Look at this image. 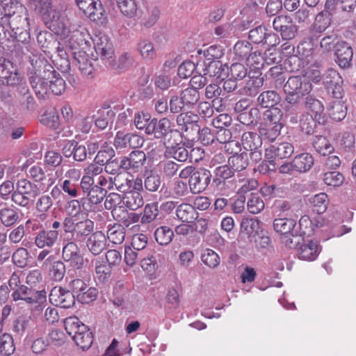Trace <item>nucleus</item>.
<instances>
[{
    "label": "nucleus",
    "instance_id": "9b49d317",
    "mask_svg": "<svg viewBox=\"0 0 356 356\" xmlns=\"http://www.w3.org/2000/svg\"><path fill=\"white\" fill-rule=\"evenodd\" d=\"M51 304L63 308H70L75 302L74 295L61 286L54 287L49 296Z\"/></svg>",
    "mask_w": 356,
    "mask_h": 356
},
{
    "label": "nucleus",
    "instance_id": "72a5a7b5",
    "mask_svg": "<svg viewBox=\"0 0 356 356\" xmlns=\"http://www.w3.org/2000/svg\"><path fill=\"white\" fill-rule=\"evenodd\" d=\"M241 143L246 151L255 150L261 148L262 140L257 133L245 132L242 135Z\"/></svg>",
    "mask_w": 356,
    "mask_h": 356
},
{
    "label": "nucleus",
    "instance_id": "4be33fe9",
    "mask_svg": "<svg viewBox=\"0 0 356 356\" xmlns=\"http://www.w3.org/2000/svg\"><path fill=\"white\" fill-rule=\"evenodd\" d=\"M94 48L97 54L104 60L111 58L113 56V44L107 35L96 36L94 40Z\"/></svg>",
    "mask_w": 356,
    "mask_h": 356
},
{
    "label": "nucleus",
    "instance_id": "ea45409f",
    "mask_svg": "<svg viewBox=\"0 0 356 356\" xmlns=\"http://www.w3.org/2000/svg\"><path fill=\"white\" fill-rule=\"evenodd\" d=\"M305 107L308 113L310 112V114L314 115L316 120H321L324 106L320 100L311 95H308L305 98Z\"/></svg>",
    "mask_w": 356,
    "mask_h": 356
},
{
    "label": "nucleus",
    "instance_id": "603ef678",
    "mask_svg": "<svg viewBox=\"0 0 356 356\" xmlns=\"http://www.w3.org/2000/svg\"><path fill=\"white\" fill-rule=\"evenodd\" d=\"M114 116V112L108 108H103L98 111L97 117L94 120L95 124L99 129H104L111 122Z\"/></svg>",
    "mask_w": 356,
    "mask_h": 356
},
{
    "label": "nucleus",
    "instance_id": "1a4fd4ad",
    "mask_svg": "<svg viewBox=\"0 0 356 356\" xmlns=\"http://www.w3.org/2000/svg\"><path fill=\"white\" fill-rule=\"evenodd\" d=\"M312 90V84L305 76H293L289 78L284 86V92L296 93L303 97Z\"/></svg>",
    "mask_w": 356,
    "mask_h": 356
},
{
    "label": "nucleus",
    "instance_id": "cd10ccee",
    "mask_svg": "<svg viewBox=\"0 0 356 356\" xmlns=\"http://www.w3.org/2000/svg\"><path fill=\"white\" fill-rule=\"evenodd\" d=\"M87 51H72L76 65L78 67L79 70L85 75H90L92 72L93 67L88 60V54L86 53Z\"/></svg>",
    "mask_w": 356,
    "mask_h": 356
},
{
    "label": "nucleus",
    "instance_id": "b1692460",
    "mask_svg": "<svg viewBox=\"0 0 356 356\" xmlns=\"http://www.w3.org/2000/svg\"><path fill=\"white\" fill-rule=\"evenodd\" d=\"M332 16L327 11H321L315 17L311 26L312 34L321 35L328 29L332 23Z\"/></svg>",
    "mask_w": 356,
    "mask_h": 356
},
{
    "label": "nucleus",
    "instance_id": "79ce46f5",
    "mask_svg": "<svg viewBox=\"0 0 356 356\" xmlns=\"http://www.w3.org/2000/svg\"><path fill=\"white\" fill-rule=\"evenodd\" d=\"M312 209L316 213H324L328 204L327 195L325 193H320L309 198Z\"/></svg>",
    "mask_w": 356,
    "mask_h": 356
},
{
    "label": "nucleus",
    "instance_id": "39448f33",
    "mask_svg": "<svg viewBox=\"0 0 356 356\" xmlns=\"http://www.w3.org/2000/svg\"><path fill=\"white\" fill-rule=\"evenodd\" d=\"M90 277L84 276L83 279H74L70 282V286L74 296L83 304L95 300L97 296V290L89 286Z\"/></svg>",
    "mask_w": 356,
    "mask_h": 356
},
{
    "label": "nucleus",
    "instance_id": "bf43d9fd",
    "mask_svg": "<svg viewBox=\"0 0 356 356\" xmlns=\"http://www.w3.org/2000/svg\"><path fill=\"white\" fill-rule=\"evenodd\" d=\"M53 205L51 197L49 195H43L39 197L36 202V209L39 212H42L38 216L40 220L46 219L47 215L45 212L48 211Z\"/></svg>",
    "mask_w": 356,
    "mask_h": 356
},
{
    "label": "nucleus",
    "instance_id": "f257e3e1",
    "mask_svg": "<svg viewBox=\"0 0 356 356\" xmlns=\"http://www.w3.org/2000/svg\"><path fill=\"white\" fill-rule=\"evenodd\" d=\"M27 76L29 83L39 99H44L49 91L56 95L65 90V82L48 61L33 55L30 58Z\"/></svg>",
    "mask_w": 356,
    "mask_h": 356
},
{
    "label": "nucleus",
    "instance_id": "69168bd1",
    "mask_svg": "<svg viewBox=\"0 0 356 356\" xmlns=\"http://www.w3.org/2000/svg\"><path fill=\"white\" fill-rule=\"evenodd\" d=\"M131 181L129 180L124 174L120 173L113 177V189L115 188L121 193L129 191Z\"/></svg>",
    "mask_w": 356,
    "mask_h": 356
},
{
    "label": "nucleus",
    "instance_id": "0eeeda50",
    "mask_svg": "<svg viewBox=\"0 0 356 356\" xmlns=\"http://www.w3.org/2000/svg\"><path fill=\"white\" fill-rule=\"evenodd\" d=\"M29 3L33 8L40 13L49 29L51 21H58L65 15L61 9L52 6L51 0H29Z\"/></svg>",
    "mask_w": 356,
    "mask_h": 356
},
{
    "label": "nucleus",
    "instance_id": "412c9836",
    "mask_svg": "<svg viewBox=\"0 0 356 356\" xmlns=\"http://www.w3.org/2000/svg\"><path fill=\"white\" fill-rule=\"evenodd\" d=\"M59 232L58 230H40L35 237V244L39 248H52L56 243Z\"/></svg>",
    "mask_w": 356,
    "mask_h": 356
},
{
    "label": "nucleus",
    "instance_id": "680f3d73",
    "mask_svg": "<svg viewBox=\"0 0 356 356\" xmlns=\"http://www.w3.org/2000/svg\"><path fill=\"white\" fill-rule=\"evenodd\" d=\"M111 274V268L99 261L95 262V279L99 283H105L108 281Z\"/></svg>",
    "mask_w": 356,
    "mask_h": 356
},
{
    "label": "nucleus",
    "instance_id": "774afa93",
    "mask_svg": "<svg viewBox=\"0 0 356 356\" xmlns=\"http://www.w3.org/2000/svg\"><path fill=\"white\" fill-rule=\"evenodd\" d=\"M13 263L20 268H24L28 264L29 252L24 248H19L12 255Z\"/></svg>",
    "mask_w": 356,
    "mask_h": 356
},
{
    "label": "nucleus",
    "instance_id": "423d86ee",
    "mask_svg": "<svg viewBox=\"0 0 356 356\" xmlns=\"http://www.w3.org/2000/svg\"><path fill=\"white\" fill-rule=\"evenodd\" d=\"M81 170L76 168L68 169L63 178L59 179V185L63 194L69 198L81 196V190L78 188L77 181L81 178Z\"/></svg>",
    "mask_w": 356,
    "mask_h": 356
},
{
    "label": "nucleus",
    "instance_id": "2f4dec72",
    "mask_svg": "<svg viewBox=\"0 0 356 356\" xmlns=\"http://www.w3.org/2000/svg\"><path fill=\"white\" fill-rule=\"evenodd\" d=\"M228 163L234 172L245 170L249 165V156L247 152L236 153L228 159Z\"/></svg>",
    "mask_w": 356,
    "mask_h": 356
},
{
    "label": "nucleus",
    "instance_id": "bb28decb",
    "mask_svg": "<svg viewBox=\"0 0 356 356\" xmlns=\"http://www.w3.org/2000/svg\"><path fill=\"white\" fill-rule=\"evenodd\" d=\"M225 66L218 60H213L205 63V67L204 69V75L209 78H216L217 79H224L226 75Z\"/></svg>",
    "mask_w": 356,
    "mask_h": 356
},
{
    "label": "nucleus",
    "instance_id": "5701e85b",
    "mask_svg": "<svg viewBox=\"0 0 356 356\" xmlns=\"http://www.w3.org/2000/svg\"><path fill=\"white\" fill-rule=\"evenodd\" d=\"M198 119V116L191 112L183 113L177 118V126L181 131H196L199 130Z\"/></svg>",
    "mask_w": 356,
    "mask_h": 356
},
{
    "label": "nucleus",
    "instance_id": "7ed1b4c3",
    "mask_svg": "<svg viewBox=\"0 0 356 356\" xmlns=\"http://www.w3.org/2000/svg\"><path fill=\"white\" fill-rule=\"evenodd\" d=\"M12 297L15 301L24 300L31 305H35V309L38 311L42 310L47 301V293L44 290L33 291L25 285L13 291Z\"/></svg>",
    "mask_w": 356,
    "mask_h": 356
},
{
    "label": "nucleus",
    "instance_id": "c9c22d12",
    "mask_svg": "<svg viewBox=\"0 0 356 356\" xmlns=\"http://www.w3.org/2000/svg\"><path fill=\"white\" fill-rule=\"evenodd\" d=\"M18 209L13 207L0 209V221L5 227L15 225L19 220Z\"/></svg>",
    "mask_w": 356,
    "mask_h": 356
},
{
    "label": "nucleus",
    "instance_id": "4c0bfd02",
    "mask_svg": "<svg viewBox=\"0 0 356 356\" xmlns=\"http://www.w3.org/2000/svg\"><path fill=\"white\" fill-rule=\"evenodd\" d=\"M123 202L127 208L132 211L138 209L144 204L143 196L140 192L132 191L125 192Z\"/></svg>",
    "mask_w": 356,
    "mask_h": 356
},
{
    "label": "nucleus",
    "instance_id": "aec40b11",
    "mask_svg": "<svg viewBox=\"0 0 356 356\" xmlns=\"http://www.w3.org/2000/svg\"><path fill=\"white\" fill-rule=\"evenodd\" d=\"M35 330L38 332V325L31 317H19L14 323L13 331L20 337L26 334L31 338L35 335Z\"/></svg>",
    "mask_w": 356,
    "mask_h": 356
},
{
    "label": "nucleus",
    "instance_id": "052dcab7",
    "mask_svg": "<svg viewBox=\"0 0 356 356\" xmlns=\"http://www.w3.org/2000/svg\"><path fill=\"white\" fill-rule=\"evenodd\" d=\"M282 115L283 113L280 108L277 107L271 108L264 113V120L266 124L268 125L282 124L280 122Z\"/></svg>",
    "mask_w": 356,
    "mask_h": 356
},
{
    "label": "nucleus",
    "instance_id": "338daca9",
    "mask_svg": "<svg viewBox=\"0 0 356 356\" xmlns=\"http://www.w3.org/2000/svg\"><path fill=\"white\" fill-rule=\"evenodd\" d=\"M106 195V191L103 188H99V186H95L86 195L88 202L93 204L97 205L100 204Z\"/></svg>",
    "mask_w": 356,
    "mask_h": 356
},
{
    "label": "nucleus",
    "instance_id": "6e6d98bb",
    "mask_svg": "<svg viewBox=\"0 0 356 356\" xmlns=\"http://www.w3.org/2000/svg\"><path fill=\"white\" fill-rule=\"evenodd\" d=\"M138 50L144 59L152 60L156 58V53L154 45L147 40H143L138 42Z\"/></svg>",
    "mask_w": 356,
    "mask_h": 356
},
{
    "label": "nucleus",
    "instance_id": "a878e982",
    "mask_svg": "<svg viewBox=\"0 0 356 356\" xmlns=\"http://www.w3.org/2000/svg\"><path fill=\"white\" fill-rule=\"evenodd\" d=\"M86 246L92 254H99L106 247L105 235L102 232L92 233L87 240Z\"/></svg>",
    "mask_w": 356,
    "mask_h": 356
},
{
    "label": "nucleus",
    "instance_id": "58836bf2",
    "mask_svg": "<svg viewBox=\"0 0 356 356\" xmlns=\"http://www.w3.org/2000/svg\"><path fill=\"white\" fill-rule=\"evenodd\" d=\"M280 100V95L274 90L264 91L257 97L258 104L263 108H275Z\"/></svg>",
    "mask_w": 356,
    "mask_h": 356
},
{
    "label": "nucleus",
    "instance_id": "f3484780",
    "mask_svg": "<svg viewBox=\"0 0 356 356\" xmlns=\"http://www.w3.org/2000/svg\"><path fill=\"white\" fill-rule=\"evenodd\" d=\"M335 61L341 68H348L351 65L353 51L351 46L345 41H341L334 51Z\"/></svg>",
    "mask_w": 356,
    "mask_h": 356
},
{
    "label": "nucleus",
    "instance_id": "393cba45",
    "mask_svg": "<svg viewBox=\"0 0 356 356\" xmlns=\"http://www.w3.org/2000/svg\"><path fill=\"white\" fill-rule=\"evenodd\" d=\"M298 258L305 261H314L320 253V249L316 242L309 241L304 243L297 249Z\"/></svg>",
    "mask_w": 356,
    "mask_h": 356
},
{
    "label": "nucleus",
    "instance_id": "e433bc0d",
    "mask_svg": "<svg viewBox=\"0 0 356 356\" xmlns=\"http://www.w3.org/2000/svg\"><path fill=\"white\" fill-rule=\"evenodd\" d=\"M296 225V220L288 218H276L273 222L275 230L277 232H279L282 236L290 234L293 236V231Z\"/></svg>",
    "mask_w": 356,
    "mask_h": 356
},
{
    "label": "nucleus",
    "instance_id": "a18cd8bd",
    "mask_svg": "<svg viewBox=\"0 0 356 356\" xmlns=\"http://www.w3.org/2000/svg\"><path fill=\"white\" fill-rule=\"evenodd\" d=\"M120 213H116L114 217L121 225L123 227H129L131 225L138 222L140 220V216L139 214L134 212H128L126 210L120 209Z\"/></svg>",
    "mask_w": 356,
    "mask_h": 356
},
{
    "label": "nucleus",
    "instance_id": "f03ea898",
    "mask_svg": "<svg viewBox=\"0 0 356 356\" xmlns=\"http://www.w3.org/2000/svg\"><path fill=\"white\" fill-rule=\"evenodd\" d=\"M50 30L60 35L63 42L73 51H88L92 39L88 29L64 15L58 21L51 22Z\"/></svg>",
    "mask_w": 356,
    "mask_h": 356
},
{
    "label": "nucleus",
    "instance_id": "4d7b16f0",
    "mask_svg": "<svg viewBox=\"0 0 356 356\" xmlns=\"http://www.w3.org/2000/svg\"><path fill=\"white\" fill-rule=\"evenodd\" d=\"M316 121L320 122V120L316 119L314 115L307 112L303 113L300 119V126L303 132L307 134L313 133L316 126Z\"/></svg>",
    "mask_w": 356,
    "mask_h": 356
},
{
    "label": "nucleus",
    "instance_id": "de8ad7c7",
    "mask_svg": "<svg viewBox=\"0 0 356 356\" xmlns=\"http://www.w3.org/2000/svg\"><path fill=\"white\" fill-rule=\"evenodd\" d=\"M341 40H339L336 33H331L323 37L320 41V49L323 53H329L337 48V45Z\"/></svg>",
    "mask_w": 356,
    "mask_h": 356
},
{
    "label": "nucleus",
    "instance_id": "c03bdc74",
    "mask_svg": "<svg viewBox=\"0 0 356 356\" xmlns=\"http://www.w3.org/2000/svg\"><path fill=\"white\" fill-rule=\"evenodd\" d=\"M174 232L168 226L158 227L154 232L156 241L161 245H167L172 240Z\"/></svg>",
    "mask_w": 356,
    "mask_h": 356
},
{
    "label": "nucleus",
    "instance_id": "37998d69",
    "mask_svg": "<svg viewBox=\"0 0 356 356\" xmlns=\"http://www.w3.org/2000/svg\"><path fill=\"white\" fill-rule=\"evenodd\" d=\"M107 238L113 244H121L125 238L124 228L120 224H114L108 227Z\"/></svg>",
    "mask_w": 356,
    "mask_h": 356
},
{
    "label": "nucleus",
    "instance_id": "c756f323",
    "mask_svg": "<svg viewBox=\"0 0 356 356\" xmlns=\"http://www.w3.org/2000/svg\"><path fill=\"white\" fill-rule=\"evenodd\" d=\"M176 215L179 220L183 222H192L198 217V213L191 204L182 203L176 209Z\"/></svg>",
    "mask_w": 356,
    "mask_h": 356
},
{
    "label": "nucleus",
    "instance_id": "dca6fc26",
    "mask_svg": "<svg viewBox=\"0 0 356 356\" xmlns=\"http://www.w3.org/2000/svg\"><path fill=\"white\" fill-rule=\"evenodd\" d=\"M43 266L48 270L50 279L55 282H60L66 273L64 263L60 260H55L53 256L47 258L43 262Z\"/></svg>",
    "mask_w": 356,
    "mask_h": 356
},
{
    "label": "nucleus",
    "instance_id": "ddd939ff",
    "mask_svg": "<svg viewBox=\"0 0 356 356\" xmlns=\"http://www.w3.org/2000/svg\"><path fill=\"white\" fill-rule=\"evenodd\" d=\"M122 158L124 170L133 173L142 171L147 161L146 154L141 150H134Z\"/></svg>",
    "mask_w": 356,
    "mask_h": 356
},
{
    "label": "nucleus",
    "instance_id": "f8f14e48",
    "mask_svg": "<svg viewBox=\"0 0 356 356\" xmlns=\"http://www.w3.org/2000/svg\"><path fill=\"white\" fill-rule=\"evenodd\" d=\"M211 176V172L207 169L200 168L196 170L188 181L191 193L197 194L204 191L209 186Z\"/></svg>",
    "mask_w": 356,
    "mask_h": 356
},
{
    "label": "nucleus",
    "instance_id": "a211bd4d",
    "mask_svg": "<svg viewBox=\"0 0 356 356\" xmlns=\"http://www.w3.org/2000/svg\"><path fill=\"white\" fill-rule=\"evenodd\" d=\"M172 131L171 123L168 118L159 120L152 119L149 127H147L146 134L154 135L156 138H163Z\"/></svg>",
    "mask_w": 356,
    "mask_h": 356
},
{
    "label": "nucleus",
    "instance_id": "6ab92c4d",
    "mask_svg": "<svg viewBox=\"0 0 356 356\" xmlns=\"http://www.w3.org/2000/svg\"><path fill=\"white\" fill-rule=\"evenodd\" d=\"M294 152L292 144L286 142L270 145L266 149L265 156L268 159H284L290 157Z\"/></svg>",
    "mask_w": 356,
    "mask_h": 356
},
{
    "label": "nucleus",
    "instance_id": "0e129e2a",
    "mask_svg": "<svg viewBox=\"0 0 356 356\" xmlns=\"http://www.w3.org/2000/svg\"><path fill=\"white\" fill-rule=\"evenodd\" d=\"M180 96L186 106L195 105L200 99L199 92L192 88H187L184 90Z\"/></svg>",
    "mask_w": 356,
    "mask_h": 356
},
{
    "label": "nucleus",
    "instance_id": "3c124183",
    "mask_svg": "<svg viewBox=\"0 0 356 356\" xmlns=\"http://www.w3.org/2000/svg\"><path fill=\"white\" fill-rule=\"evenodd\" d=\"M202 261L207 266L215 268L218 266L220 262L219 255L213 250L207 248L202 252Z\"/></svg>",
    "mask_w": 356,
    "mask_h": 356
},
{
    "label": "nucleus",
    "instance_id": "e2e57ef3",
    "mask_svg": "<svg viewBox=\"0 0 356 356\" xmlns=\"http://www.w3.org/2000/svg\"><path fill=\"white\" fill-rule=\"evenodd\" d=\"M283 124H265V127L260 129V134L269 141L275 140L280 134Z\"/></svg>",
    "mask_w": 356,
    "mask_h": 356
},
{
    "label": "nucleus",
    "instance_id": "09e8293b",
    "mask_svg": "<svg viewBox=\"0 0 356 356\" xmlns=\"http://www.w3.org/2000/svg\"><path fill=\"white\" fill-rule=\"evenodd\" d=\"M3 10H4L5 16L13 17L12 21L15 19V15L17 13L25 14L26 17L24 19L26 21L28 19V17H26V8L22 3L17 1L11 0L10 3L6 4V6L3 8Z\"/></svg>",
    "mask_w": 356,
    "mask_h": 356
},
{
    "label": "nucleus",
    "instance_id": "49530a36",
    "mask_svg": "<svg viewBox=\"0 0 356 356\" xmlns=\"http://www.w3.org/2000/svg\"><path fill=\"white\" fill-rule=\"evenodd\" d=\"M313 147L318 153L323 156L330 154L334 151V147L327 138L322 136L315 137L313 141Z\"/></svg>",
    "mask_w": 356,
    "mask_h": 356
},
{
    "label": "nucleus",
    "instance_id": "13d9d810",
    "mask_svg": "<svg viewBox=\"0 0 356 356\" xmlns=\"http://www.w3.org/2000/svg\"><path fill=\"white\" fill-rule=\"evenodd\" d=\"M118 6L121 13L128 17H133L137 12L136 0H117Z\"/></svg>",
    "mask_w": 356,
    "mask_h": 356
},
{
    "label": "nucleus",
    "instance_id": "8fccbe9b",
    "mask_svg": "<svg viewBox=\"0 0 356 356\" xmlns=\"http://www.w3.org/2000/svg\"><path fill=\"white\" fill-rule=\"evenodd\" d=\"M235 56L241 60H245L250 54L252 51L251 44L245 40L238 41L235 44L233 48Z\"/></svg>",
    "mask_w": 356,
    "mask_h": 356
},
{
    "label": "nucleus",
    "instance_id": "6e6552de",
    "mask_svg": "<svg viewBox=\"0 0 356 356\" xmlns=\"http://www.w3.org/2000/svg\"><path fill=\"white\" fill-rule=\"evenodd\" d=\"M145 140L143 137L132 133L117 132L113 145L117 149L127 150L142 147Z\"/></svg>",
    "mask_w": 356,
    "mask_h": 356
},
{
    "label": "nucleus",
    "instance_id": "2eb2a0df",
    "mask_svg": "<svg viewBox=\"0 0 356 356\" xmlns=\"http://www.w3.org/2000/svg\"><path fill=\"white\" fill-rule=\"evenodd\" d=\"M84 5L82 11L90 20L101 24L105 22L106 14L100 0H91Z\"/></svg>",
    "mask_w": 356,
    "mask_h": 356
},
{
    "label": "nucleus",
    "instance_id": "a19ab883",
    "mask_svg": "<svg viewBox=\"0 0 356 356\" xmlns=\"http://www.w3.org/2000/svg\"><path fill=\"white\" fill-rule=\"evenodd\" d=\"M165 154L168 157L173 158L180 162L186 161L189 156L188 150L181 144L168 147Z\"/></svg>",
    "mask_w": 356,
    "mask_h": 356
},
{
    "label": "nucleus",
    "instance_id": "5fc2aeb1",
    "mask_svg": "<svg viewBox=\"0 0 356 356\" xmlns=\"http://www.w3.org/2000/svg\"><path fill=\"white\" fill-rule=\"evenodd\" d=\"M16 191L21 193V194L28 195L35 197L38 195V187L32 184L30 181L23 179H20L17 183Z\"/></svg>",
    "mask_w": 356,
    "mask_h": 356
},
{
    "label": "nucleus",
    "instance_id": "864d4df0",
    "mask_svg": "<svg viewBox=\"0 0 356 356\" xmlns=\"http://www.w3.org/2000/svg\"><path fill=\"white\" fill-rule=\"evenodd\" d=\"M15 350L13 337L8 333L0 336V353L4 356L12 355Z\"/></svg>",
    "mask_w": 356,
    "mask_h": 356
},
{
    "label": "nucleus",
    "instance_id": "9d476101",
    "mask_svg": "<svg viewBox=\"0 0 356 356\" xmlns=\"http://www.w3.org/2000/svg\"><path fill=\"white\" fill-rule=\"evenodd\" d=\"M318 38L319 35L311 34L298 45L297 53L299 58L302 60L305 63L309 64L313 61Z\"/></svg>",
    "mask_w": 356,
    "mask_h": 356
},
{
    "label": "nucleus",
    "instance_id": "473e14b6",
    "mask_svg": "<svg viewBox=\"0 0 356 356\" xmlns=\"http://www.w3.org/2000/svg\"><path fill=\"white\" fill-rule=\"evenodd\" d=\"M285 101L286 104L284 105V110L286 112V116L290 118V122L291 123H297L298 117L294 116L296 111L293 108V106L299 102L300 98H302V97H301L300 95H298V94H296L294 92H285Z\"/></svg>",
    "mask_w": 356,
    "mask_h": 356
},
{
    "label": "nucleus",
    "instance_id": "4468645a",
    "mask_svg": "<svg viewBox=\"0 0 356 356\" xmlns=\"http://www.w3.org/2000/svg\"><path fill=\"white\" fill-rule=\"evenodd\" d=\"M76 241H70L63 248L62 255L65 261L70 262L71 266L81 269L83 266V258L80 253Z\"/></svg>",
    "mask_w": 356,
    "mask_h": 356
},
{
    "label": "nucleus",
    "instance_id": "f704fd0d",
    "mask_svg": "<svg viewBox=\"0 0 356 356\" xmlns=\"http://www.w3.org/2000/svg\"><path fill=\"white\" fill-rule=\"evenodd\" d=\"M314 165V159L308 153H302L296 156L293 160L294 170L305 172L310 170Z\"/></svg>",
    "mask_w": 356,
    "mask_h": 356
},
{
    "label": "nucleus",
    "instance_id": "c85d7f7f",
    "mask_svg": "<svg viewBox=\"0 0 356 356\" xmlns=\"http://www.w3.org/2000/svg\"><path fill=\"white\" fill-rule=\"evenodd\" d=\"M327 113L330 117L335 121H341L347 114V107L344 102L335 99L330 102L327 106Z\"/></svg>",
    "mask_w": 356,
    "mask_h": 356
},
{
    "label": "nucleus",
    "instance_id": "7c9ffc66",
    "mask_svg": "<svg viewBox=\"0 0 356 356\" xmlns=\"http://www.w3.org/2000/svg\"><path fill=\"white\" fill-rule=\"evenodd\" d=\"M77 346L83 350L88 349L92 344L93 337L86 325L81 326V331L72 337Z\"/></svg>",
    "mask_w": 356,
    "mask_h": 356
},
{
    "label": "nucleus",
    "instance_id": "20e7f679",
    "mask_svg": "<svg viewBox=\"0 0 356 356\" xmlns=\"http://www.w3.org/2000/svg\"><path fill=\"white\" fill-rule=\"evenodd\" d=\"M65 233H70L74 241H82L94 230V222L90 219H86L74 222L72 218H65L63 222Z\"/></svg>",
    "mask_w": 356,
    "mask_h": 356
}]
</instances>
